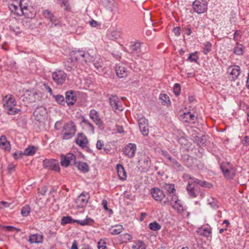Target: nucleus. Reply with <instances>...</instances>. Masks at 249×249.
Masks as SVG:
<instances>
[{
    "instance_id": "obj_1",
    "label": "nucleus",
    "mask_w": 249,
    "mask_h": 249,
    "mask_svg": "<svg viewBox=\"0 0 249 249\" xmlns=\"http://www.w3.org/2000/svg\"><path fill=\"white\" fill-rule=\"evenodd\" d=\"M76 131V126L74 123L70 121L65 124L61 132V137L63 140H68L72 138Z\"/></svg>"
},
{
    "instance_id": "obj_2",
    "label": "nucleus",
    "mask_w": 249,
    "mask_h": 249,
    "mask_svg": "<svg viewBox=\"0 0 249 249\" xmlns=\"http://www.w3.org/2000/svg\"><path fill=\"white\" fill-rule=\"evenodd\" d=\"M3 107L10 115H15L20 111V109L15 108L16 105V101L12 95L5 96L3 99Z\"/></svg>"
},
{
    "instance_id": "obj_3",
    "label": "nucleus",
    "mask_w": 249,
    "mask_h": 249,
    "mask_svg": "<svg viewBox=\"0 0 249 249\" xmlns=\"http://www.w3.org/2000/svg\"><path fill=\"white\" fill-rule=\"evenodd\" d=\"M150 193L153 198L157 201L160 202L162 206L168 204L169 202L168 197L158 188H153L151 189Z\"/></svg>"
},
{
    "instance_id": "obj_4",
    "label": "nucleus",
    "mask_w": 249,
    "mask_h": 249,
    "mask_svg": "<svg viewBox=\"0 0 249 249\" xmlns=\"http://www.w3.org/2000/svg\"><path fill=\"white\" fill-rule=\"evenodd\" d=\"M145 44L139 42H131L129 46L128 53L139 56L142 53H144L147 51Z\"/></svg>"
},
{
    "instance_id": "obj_5",
    "label": "nucleus",
    "mask_w": 249,
    "mask_h": 249,
    "mask_svg": "<svg viewBox=\"0 0 249 249\" xmlns=\"http://www.w3.org/2000/svg\"><path fill=\"white\" fill-rule=\"evenodd\" d=\"M186 189L188 194L192 197H196L199 195L200 198L202 199L205 196L203 190L200 189L199 187L192 183H188Z\"/></svg>"
},
{
    "instance_id": "obj_6",
    "label": "nucleus",
    "mask_w": 249,
    "mask_h": 249,
    "mask_svg": "<svg viewBox=\"0 0 249 249\" xmlns=\"http://www.w3.org/2000/svg\"><path fill=\"white\" fill-rule=\"evenodd\" d=\"M220 168L224 177L227 179H232L235 175V170L229 162H223L220 164Z\"/></svg>"
},
{
    "instance_id": "obj_7",
    "label": "nucleus",
    "mask_w": 249,
    "mask_h": 249,
    "mask_svg": "<svg viewBox=\"0 0 249 249\" xmlns=\"http://www.w3.org/2000/svg\"><path fill=\"white\" fill-rule=\"evenodd\" d=\"M70 56L73 57L76 62H79L81 63L88 62L89 59L90 58V55L89 53L79 50L71 52Z\"/></svg>"
},
{
    "instance_id": "obj_8",
    "label": "nucleus",
    "mask_w": 249,
    "mask_h": 249,
    "mask_svg": "<svg viewBox=\"0 0 249 249\" xmlns=\"http://www.w3.org/2000/svg\"><path fill=\"white\" fill-rule=\"evenodd\" d=\"M76 222L81 226L91 225L94 223V221L90 218H87L84 220H73L71 216H65L62 218L61 223L62 225L67 224Z\"/></svg>"
},
{
    "instance_id": "obj_9",
    "label": "nucleus",
    "mask_w": 249,
    "mask_h": 249,
    "mask_svg": "<svg viewBox=\"0 0 249 249\" xmlns=\"http://www.w3.org/2000/svg\"><path fill=\"white\" fill-rule=\"evenodd\" d=\"M194 11L198 14L204 13L208 9V2L206 0H195L192 4Z\"/></svg>"
},
{
    "instance_id": "obj_10",
    "label": "nucleus",
    "mask_w": 249,
    "mask_h": 249,
    "mask_svg": "<svg viewBox=\"0 0 249 249\" xmlns=\"http://www.w3.org/2000/svg\"><path fill=\"white\" fill-rule=\"evenodd\" d=\"M171 207L178 213H181L184 211V208L181 200L175 194L171 195V199L169 202Z\"/></svg>"
},
{
    "instance_id": "obj_11",
    "label": "nucleus",
    "mask_w": 249,
    "mask_h": 249,
    "mask_svg": "<svg viewBox=\"0 0 249 249\" xmlns=\"http://www.w3.org/2000/svg\"><path fill=\"white\" fill-rule=\"evenodd\" d=\"M54 82L58 85H62L65 81L66 74L62 70H56L52 73Z\"/></svg>"
},
{
    "instance_id": "obj_12",
    "label": "nucleus",
    "mask_w": 249,
    "mask_h": 249,
    "mask_svg": "<svg viewBox=\"0 0 249 249\" xmlns=\"http://www.w3.org/2000/svg\"><path fill=\"white\" fill-rule=\"evenodd\" d=\"M89 199V195L88 193H82L77 197L75 200L76 208L79 209L86 207Z\"/></svg>"
},
{
    "instance_id": "obj_13",
    "label": "nucleus",
    "mask_w": 249,
    "mask_h": 249,
    "mask_svg": "<svg viewBox=\"0 0 249 249\" xmlns=\"http://www.w3.org/2000/svg\"><path fill=\"white\" fill-rule=\"evenodd\" d=\"M60 163L62 166L68 167L70 164H76V158L74 154L68 153L67 155L61 157Z\"/></svg>"
},
{
    "instance_id": "obj_14",
    "label": "nucleus",
    "mask_w": 249,
    "mask_h": 249,
    "mask_svg": "<svg viewBox=\"0 0 249 249\" xmlns=\"http://www.w3.org/2000/svg\"><path fill=\"white\" fill-rule=\"evenodd\" d=\"M139 165L142 168V172H147L150 170L151 166L150 159L145 155L141 156L138 161Z\"/></svg>"
},
{
    "instance_id": "obj_15",
    "label": "nucleus",
    "mask_w": 249,
    "mask_h": 249,
    "mask_svg": "<svg viewBox=\"0 0 249 249\" xmlns=\"http://www.w3.org/2000/svg\"><path fill=\"white\" fill-rule=\"evenodd\" d=\"M43 167L45 168L59 172L60 167L57 160L53 159H45L43 161Z\"/></svg>"
},
{
    "instance_id": "obj_16",
    "label": "nucleus",
    "mask_w": 249,
    "mask_h": 249,
    "mask_svg": "<svg viewBox=\"0 0 249 249\" xmlns=\"http://www.w3.org/2000/svg\"><path fill=\"white\" fill-rule=\"evenodd\" d=\"M138 122L140 130L143 136L148 135L149 129L148 127V121L143 117L138 119Z\"/></svg>"
},
{
    "instance_id": "obj_17",
    "label": "nucleus",
    "mask_w": 249,
    "mask_h": 249,
    "mask_svg": "<svg viewBox=\"0 0 249 249\" xmlns=\"http://www.w3.org/2000/svg\"><path fill=\"white\" fill-rule=\"evenodd\" d=\"M228 71L230 73L229 79L231 81H235L237 79L241 72L240 68L237 65L230 67L228 69Z\"/></svg>"
},
{
    "instance_id": "obj_18",
    "label": "nucleus",
    "mask_w": 249,
    "mask_h": 249,
    "mask_svg": "<svg viewBox=\"0 0 249 249\" xmlns=\"http://www.w3.org/2000/svg\"><path fill=\"white\" fill-rule=\"evenodd\" d=\"M89 117L100 128H103V122L99 117L98 112L94 109H91L89 111Z\"/></svg>"
},
{
    "instance_id": "obj_19",
    "label": "nucleus",
    "mask_w": 249,
    "mask_h": 249,
    "mask_svg": "<svg viewBox=\"0 0 249 249\" xmlns=\"http://www.w3.org/2000/svg\"><path fill=\"white\" fill-rule=\"evenodd\" d=\"M136 149V145L134 143H130L125 146L124 152L128 158H132L135 155Z\"/></svg>"
},
{
    "instance_id": "obj_20",
    "label": "nucleus",
    "mask_w": 249,
    "mask_h": 249,
    "mask_svg": "<svg viewBox=\"0 0 249 249\" xmlns=\"http://www.w3.org/2000/svg\"><path fill=\"white\" fill-rule=\"evenodd\" d=\"M109 101L110 105L114 110L121 111L123 110L121 103L117 96L111 95L109 98Z\"/></svg>"
},
{
    "instance_id": "obj_21",
    "label": "nucleus",
    "mask_w": 249,
    "mask_h": 249,
    "mask_svg": "<svg viewBox=\"0 0 249 249\" xmlns=\"http://www.w3.org/2000/svg\"><path fill=\"white\" fill-rule=\"evenodd\" d=\"M188 178L190 180L188 181V183H192L193 184H194L196 186L198 185L201 187L208 188H211L213 186L212 184L210 183H209L206 181L199 180L194 177H191L190 176H188Z\"/></svg>"
},
{
    "instance_id": "obj_22",
    "label": "nucleus",
    "mask_w": 249,
    "mask_h": 249,
    "mask_svg": "<svg viewBox=\"0 0 249 249\" xmlns=\"http://www.w3.org/2000/svg\"><path fill=\"white\" fill-rule=\"evenodd\" d=\"M9 9L13 14L19 17L23 15H26L27 12L24 10L20 6H18L16 4H11L9 6Z\"/></svg>"
},
{
    "instance_id": "obj_23",
    "label": "nucleus",
    "mask_w": 249,
    "mask_h": 249,
    "mask_svg": "<svg viewBox=\"0 0 249 249\" xmlns=\"http://www.w3.org/2000/svg\"><path fill=\"white\" fill-rule=\"evenodd\" d=\"M75 143L80 147H85L88 143L87 137L82 133H79L75 140Z\"/></svg>"
},
{
    "instance_id": "obj_24",
    "label": "nucleus",
    "mask_w": 249,
    "mask_h": 249,
    "mask_svg": "<svg viewBox=\"0 0 249 249\" xmlns=\"http://www.w3.org/2000/svg\"><path fill=\"white\" fill-rule=\"evenodd\" d=\"M116 72L117 75L120 78H124L127 75V69L123 64H119L116 67Z\"/></svg>"
},
{
    "instance_id": "obj_25",
    "label": "nucleus",
    "mask_w": 249,
    "mask_h": 249,
    "mask_svg": "<svg viewBox=\"0 0 249 249\" xmlns=\"http://www.w3.org/2000/svg\"><path fill=\"white\" fill-rule=\"evenodd\" d=\"M76 101L75 92L74 91H67L65 94V101L68 106L73 105Z\"/></svg>"
},
{
    "instance_id": "obj_26",
    "label": "nucleus",
    "mask_w": 249,
    "mask_h": 249,
    "mask_svg": "<svg viewBox=\"0 0 249 249\" xmlns=\"http://www.w3.org/2000/svg\"><path fill=\"white\" fill-rule=\"evenodd\" d=\"M43 236L39 233H35L29 236L28 241L31 244H39L42 243Z\"/></svg>"
},
{
    "instance_id": "obj_27",
    "label": "nucleus",
    "mask_w": 249,
    "mask_h": 249,
    "mask_svg": "<svg viewBox=\"0 0 249 249\" xmlns=\"http://www.w3.org/2000/svg\"><path fill=\"white\" fill-rule=\"evenodd\" d=\"M180 118L184 122L191 123L194 122L196 117L194 114L189 111L184 112L183 115H180Z\"/></svg>"
},
{
    "instance_id": "obj_28",
    "label": "nucleus",
    "mask_w": 249,
    "mask_h": 249,
    "mask_svg": "<svg viewBox=\"0 0 249 249\" xmlns=\"http://www.w3.org/2000/svg\"><path fill=\"white\" fill-rule=\"evenodd\" d=\"M0 147L7 152H9L11 149L10 142L4 135L0 137Z\"/></svg>"
},
{
    "instance_id": "obj_29",
    "label": "nucleus",
    "mask_w": 249,
    "mask_h": 249,
    "mask_svg": "<svg viewBox=\"0 0 249 249\" xmlns=\"http://www.w3.org/2000/svg\"><path fill=\"white\" fill-rule=\"evenodd\" d=\"M76 62L74 60L73 57L70 56L66 61L64 62L65 69L67 71H71L76 67Z\"/></svg>"
},
{
    "instance_id": "obj_30",
    "label": "nucleus",
    "mask_w": 249,
    "mask_h": 249,
    "mask_svg": "<svg viewBox=\"0 0 249 249\" xmlns=\"http://www.w3.org/2000/svg\"><path fill=\"white\" fill-rule=\"evenodd\" d=\"M88 62L92 63L97 69L102 68L103 65V61L99 56L94 57L90 55V58L89 59Z\"/></svg>"
},
{
    "instance_id": "obj_31",
    "label": "nucleus",
    "mask_w": 249,
    "mask_h": 249,
    "mask_svg": "<svg viewBox=\"0 0 249 249\" xmlns=\"http://www.w3.org/2000/svg\"><path fill=\"white\" fill-rule=\"evenodd\" d=\"M101 2L105 7L111 9L113 14L115 13L116 5L114 0H101Z\"/></svg>"
},
{
    "instance_id": "obj_32",
    "label": "nucleus",
    "mask_w": 249,
    "mask_h": 249,
    "mask_svg": "<svg viewBox=\"0 0 249 249\" xmlns=\"http://www.w3.org/2000/svg\"><path fill=\"white\" fill-rule=\"evenodd\" d=\"M116 170L119 179L121 180H124L126 178V173L124 167L121 164H117Z\"/></svg>"
},
{
    "instance_id": "obj_33",
    "label": "nucleus",
    "mask_w": 249,
    "mask_h": 249,
    "mask_svg": "<svg viewBox=\"0 0 249 249\" xmlns=\"http://www.w3.org/2000/svg\"><path fill=\"white\" fill-rule=\"evenodd\" d=\"M124 230L122 225H115L111 226L109 229L110 233L112 235H118L120 234Z\"/></svg>"
},
{
    "instance_id": "obj_34",
    "label": "nucleus",
    "mask_w": 249,
    "mask_h": 249,
    "mask_svg": "<svg viewBox=\"0 0 249 249\" xmlns=\"http://www.w3.org/2000/svg\"><path fill=\"white\" fill-rule=\"evenodd\" d=\"M81 124L85 127L86 129L91 134L94 133V128L93 125L89 122V121L85 118H83Z\"/></svg>"
},
{
    "instance_id": "obj_35",
    "label": "nucleus",
    "mask_w": 249,
    "mask_h": 249,
    "mask_svg": "<svg viewBox=\"0 0 249 249\" xmlns=\"http://www.w3.org/2000/svg\"><path fill=\"white\" fill-rule=\"evenodd\" d=\"M207 201L208 205L213 209L216 210L219 207L220 203L213 197H210L208 199Z\"/></svg>"
},
{
    "instance_id": "obj_36",
    "label": "nucleus",
    "mask_w": 249,
    "mask_h": 249,
    "mask_svg": "<svg viewBox=\"0 0 249 249\" xmlns=\"http://www.w3.org/2000/svg\"><path fill=\"white\" fill-rule=\"evenodd\" d=\"M76 166L79 170L83 173H87L89 171V166L85 162H79Z\"/></svg>"
},
{
    "instance_id": "obj_37",
    "label": "nucleus",
    "mask_w": 249,
    "mask_h": 249,
    "mask_svg": "<svg viewBox=\"0 0 249 249\" xmlns=\"http://www.w3.org/2000/svg\"><path fill=\"white\" fill-rule=\"evenodd\" d=\"M162 188L169 194H174L175 191L174 184L172 183H164L162 185Z\"/></svg>"
},
{
    "instance_id": "obj_38",
    "label": "nucleus",
    "mask_w": 249,
    "mask_h": 249,
    "mask_svg": "<svg viewBox=\"0 0 249 249\" xmlns=\"http://www.w3.org/2000/svg\"><path fill=\"white\" fill-rule=\"evenodd\" d=\"M197 233L205 237H208L211 233V230L209 228H199L197 231Z\"/></svg>"
},
{
    "instance_id": "obj_39",
    "label": "nucleus",
    "mask_w": 249,
    "mask_h": 249,
    "mask_svg": "<svg viewBox=\"0 0 249 249\" xmlns=\"http://www.w3.org/2000/svg\"><path fill=\"white\" fill-rule=\"evenodd\" d=\"M172 167L178 171H182L184 169L183 166L176 160L172 159L170 161Z\"/></svg>"
},
{
    "instance_id": "obj_40",
    "label": "nucleus",
    "mask_w": 249,
    "mask_h": 249,
    "mask_svg": "<svg viewBox=\"0 0 249 249\" xmlns=\"http://www.w3.org/2000/svg\"><path fill=\"white\" fill-rule=\"evenodd\" d=\"M160 100L161 101V103L163 105H168L171 104L169 97L166 94H160Z\"/></svg>"
},
{
    "instance_id": "obj_41",
    "label": "nucleus",
    "mask_w": 249,
    "mask_h": 249,
    "mask_svg": "<svg viewBox=\"0 0 249 249\" xmlns=\"http://www.w3.org/2000/svg\"><path fill=\"white\" fill-rule=\"evenodd\" d=\"M233 53L237 55H242L244 53V48L242 44L238 43H236V46L234 47Z\"/></svg>"
},
{
    "instance_id": "obj_42",
    "label": "nucleus",
    "mask_w": 249,
    "mask_h": 249,
    "mask_svg": "<svg viewBox=\"0 0 249 249\" xmlns=\"http://www.w3.org/2000/svg\"><path fill=\"white\" fill-rule=\"evenodd\" d=\"M36 149L34 146H29L27 148L24 150V155L27 156H32L36 153Z\"/></svg>"
},
{
    "instance_id": "obj_43",
    "label": "nucleus",
    "mask_w": 249,
    "mask_h": 249,
    "mask_svg": "<svg viewBox=\"0 0 249 249\" xmlns=\"http://www.w3.org/2000/svg\"><path fill=\"white\" fill-rule=\"evenodd\" d=\"M121 32L118 31H113L108 35V38L112 40H115L121 36Z\"/></svg>"
},
{
    "instance_id": "obj_44",
    "label": "nucleus",
    "mask_w": 249,
    "mask_h": 249,
    "mask_svg": "<svg viewBox=\"0 0 249 249\" xmlns=\"http://www.w3.org/2000/svg\"><path fill=\"white\" fill-rule=\"evenodd\" d=\"M203 46L204 47L202 52L206 55L211 51L212 44L209 41H206L203 43Z\"/></svg>"
},
{
    "instance_id": "obj_45",
    "label": "nucleus",
    "mask_w": 249,
    "mask_h": 249,
    "mask_svg": "<svg viewBox=\"0 0 249 249\" xmlns=\"http://www.w3.org/2000/svg\"><path fill=\"white\" fill-rule=\"evenodd\" d=\"M149 227L150 230L154 231H159L161 228L160 225L156 221L150 223L149 224Z\"/></svg>"
},
{
    "instance_id": "obj_46",
    "label": "nucleus",
    "mask_w": 249,
    "mask_h": 249,
    "mask_svg": "<svg viewBox=\"0 0 249 249\" xmlns=\"http://www.w3.org/2000/svg\"><path fill=\"white\" fill-rule=\"evenodd\" d=\"M30 211V207L29 205H26L22 208L21 210V214L23 216H27L29 214Z\"/></svg>"
},
{
    "instance_id": "obj_47",
    "label": "nucleus",
    "mask_w": 249,
    "mask_h": 249,
    "mask_svg": "<svg viewBox=\"0 0 249 249\" xmlns=\"http://www.w3.org/2000/svg\"><path fill=\"white\" fill-rule=\"evenodd\" d=\"M42 14L43 16L49 21L53 20L52 19L54 17L51 11H49L48 10H43Z\"/></svg>"
},
{
    "instance_id": "obj_48",
    "label": "nucleus",
    "mask_w": 249,
    "mask_h": 249,
    "mask_svg": "<svg viewBox=\"0 0 249 249\" xmlns=\"http://www.w3.org/2000/svg\"><path fill=\"white\" fill-rule=\"evenodd\" d=\"M120 237L123 242H127V241L131 240L133 238L131 234L127 233L121 235Z\"/></svg>"
},
{
    "instance_id": "obj_49",
    "label": "nucleus",
    "mask_w": 249,
    "mask_h": 249,
    "mask_svg": "<svg viewBox=\"0 0 249 249\" xmlns=\"http://www.w3.org/2000/svg\"><path fill=\"white\" fill-rule=\"evenodd\" d=\"M198 56L197 55V53L195 52L194 53H191L190 54L189 56L188 57L187 60L190 62H196L197 60L198 59Z\"/></svg>"
},
{
    "instance_id": "obj_50",
    "label": "nucleus",
    "mask_w": 249,
    "mask_h": 249,
    "mask_svg": "<svg viewBox=\"0 0 249 249\" xmlns=\"http://www.w3.org/2000/svg\"><path fill=\"white\" fill-rule=\"evenodd\" d=\"M54 97L56 101L59 104L63 105L66 103L65 99L62 95H57Z\"/></svg>"
},
{
    "instance_id": "obj_51",
    "label": "nucleus",
    "mask_w": 249,
    "mask_h": 249,
    "mask_svg": "<svg viewBox=\"0 0 249 249\" xmlns=\"http://www.w3.org/2000/svg\"><path fill=\"white\" fill-rule=\"evenodd\" d=\"M104 142L101 140L97 141L96 143V148L98 150L104 149L105 152L107 150V148L104 147Z\"/></svg>"
},
{
    "instance_id": "obj_52",
    "label": "nucleus",
    "mask_w": 249,
    "mask_h": 249,
    "mask_svg": "<svg viewBox=\"0 0 249 249\" xmlns=\"http://www.w3.org/2000/svg\"><path fill=\"white\" fill-rule=\"evenodd\" d=\"M53 20H50L51 22V27L57 26L61 25V22L59 19L55 18L54 16L53 17Z\"/></svg>"
},
{
    "instance_id": "obj_53",
    "label": "nucleus",
    "mask_w": 249,
    "mask_h": 249,
    "mask_svg": "<svg viewBox=\"0 0 249 249\" xmlns=\"http://www.w3.org/2000/svg\"><path fill=\"white\" fill-rule=\"evenodd\" d=\"M28 1V0H20L18 3L19 6H21L25 11L27 10L28 5L27 3Z\"/></svg>"
},
{
    "instance_id": "obj_54",
    "label": "nucleus",
    "mask_w": 249,
    "mask_h": 249,
    "mask_svg": "<svg viewBox=\"0 0 249 249\" xmlns=\"http://www.w3.org/2000/svg\"><path fill=\"white\" fill-rule=\"evenodd\" d=\"M174 92L176 96H178L180 93V86L179 84L176 83L174 86Z\"/></svg>"
},
{
    "instance_id": "obj_55",
    "label": "nucleus",
    "mask_w": 249,
    "mask_h": 249,
    "mask_svg": "<svg viewBox=\"0 0 249 249\" xmlns=\"http://www.w3.org/2000/svg\"><path fill=\"white\" fill-rule=\"evenodd\" d=\"M107 204H108V203H107V201L106 200L104 199V200H102V205L103 206V207L104 208V209L106 211L109 212L110 214H112L113 213V211L111 209H109L108 208Z\"/></svg>"
},
{
    "instance_id": "obj_56",
    "label": "nucleus",
    "mask_w": 249,
    "mask_h": 249,
    "mask_svg": "<svg viewBox=\"0 0 249 249\" xmlns=\"http://www.w3.org/2000/svg\"><path fill=\"white\" fill-rule=\"evenodd\" d=\"M3 229L9 231H16L17 232H18L20 231V229L16 228L14 227L11 226H5L3 227Z\"/></svg>"
},
{
    "instance_id": "obj_57",
    "label": "nucleus",
    "mask_w": 249,
    "mask_h": 249,
    "mask_svg": "<svg viewBox=\"0 0 249 249\" xmlns=\"http://www.w3.org/2000/svg\"><path fill=\"white\" fill-rule=\"evenodd\" d=\"M24 155V153L20 152V151H16L13 154V157L16 160H18L21 159Z\"/></svg>"
},
{
    "instance_id": "obj_58",
    "label": "nucleus",
    "mask_w": 249,
    "mask_h": 249,
    "mask_svg": "<svg viewBox=\"0 0 249 249\" xmlns=\"http://www.w3.org/2000/svg\"><path fill=\"white\" fill-rule=\"evenodd\" d=\"M136 247L137 249H145V245L144 242L141 240H138L136 242Z\"/></svg>"
},
{
    "instance_id": "obj_59",
    "label": "nucleus",
    "mask_w": 249,
    "mask_h": 249,
    "mask_svg": "<svg viewBox=\"0 0 249 249\" xmlns=\"http://www.w3.org/2000/svg\"><path fill=\"white\" fill-rule=\"evenodd\" d=\"M62 4L64 6L65 10H69L70 9L69 3L68 0H62Z\"/></svg>"
},
{
    "instance_id": "obj_60",
    "label": "nucleus",
    "mask_w": 249,
    "mask_h": 249,
    "mask_svg": "<svg viewBox=\"0 0 249 249\" xmlns=\"http://www.w3.org/2000/svg\"><path fill=\"white\" fill-rule=\"evenodd\" d=\"M161 155L165 158L167 159L170 161L172 160L173 158L169 154V153L165 151H162Z\"/></svg>"
},
{
    "instance_id": "obj_61",
    "label": "nucleus",
    "mask_w": 249,
    "mask_h": 249,
    "mask_svg": "<svg viewBox=\"0 0 249 249\" xmlns=\"http://www.w3.org/2000/svg\"><path fill=\"white\" fill-rule=\"evenodd\" d=\"M180 27H176L174 28L173 32L176 36H179L180 35Z\"/></svg>"
},
{
    "instance_id": "obj_62",
    "label": "nucleus",
    "mask_w": 249,
    "mask_h": 249,
    "mask_svg": "<svg viewBox=\"0 0 249 249\" xmlns=\"http://www.w3.org/2000/svg\"><path fill=\"white\" fill-rule=\"evenodd\" d=\"M98 248L99 249H106V244L105 242L99 241L98 243Z\"/></svg>"
},
{
    "instance_id": "obj_63",
    "label": "nucleus",
    "mask_w": 249,
    "mask_h": 249,
    "mask_svg": "<svg viewBox=\"0 0 249 249\" xmlns=\"http://www.w3.org/2000/svg\"><path fill=\"white\" fill-rule=\"evenodd\" d=\"M15 165L12 163H10L8 164V166L7 167V170L9 174H11L12 173L13 171L15 169Z\"/></svg>"
},
{
    "instance_id": "obj_64",
    "label": "nucleus",
    "mask_w": 249,
    "mask_h": 249,
    "mask_svg": "<svg viewBox=\"0 0 249 249\" xmlns=\"http://www.w3.org/2000/svg\"><path fill=\"white\" fill-rule=\"evenodd\" d=\"M178 141L181 145H185L187 142V139L184 137H180Z\"/></svg>"
}]
</instances>
